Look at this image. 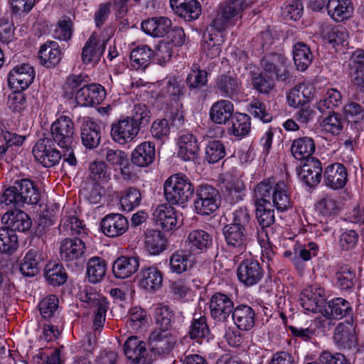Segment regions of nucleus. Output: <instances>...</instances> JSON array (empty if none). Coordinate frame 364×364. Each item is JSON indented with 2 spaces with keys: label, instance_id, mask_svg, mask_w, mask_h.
<instances>
[{
  "label": "nucleus",
  "instance_id": "60",
  "mask_svg": "<svg viewBox=\"0 0 364 364\" xmlns=\"http://www.w3.org/2000/svg\"><path fill=\"white\" fill-rule=\"evenodd\" d=\"M208 73L194 64L186 78V84L191 89L200 88L206 85Z\"/></svg>",
  "mask_w": 364,
  "mask_h": 364
},
{
  "label": "nucleus",
  "instance_id": "24",
  "mask_svg": "<svg viewBox=\"0 0 364 364\" xmlns=\"http://www.w3.org/2000/svg\"><path fill=\"white\" fill-rule=\"evenodd\" d=\"M299 176L308 186H317L322 176L321 163L315 158L307 159L301 167Z\"/></svg>",
  "mask_w": 364,
  "mask_h": 364
},
{
  "label": "nucleus",
  "instance_id": "40",
  "mask_svg": "<svg viewBox=\"0 0 364 364\" xmlns=\"http://www.w3.org/2000/svg\"><path fill=\"white\" fill-rule=\"evenodd\" d=\"M193 262L189 250L177 251L169 259L170 269L172 272L176 274H181L189 269L192 267Z\"/></svg>",
  "mask_w": 364,
  "mask_h": 364
},
{
  "label": "nucleus",
  "instance_id": "12",
  "mask_svg": "<svg viewBox=\"0 0 364 364\" xmlns=\"http://www.w3.org/2000/svg\"><path fill=\"white\" fill-rule=\"evenodd\" d=\"M139 131V126L128 117L112 124L111 136L115 142L125 144L133 141Z\"/></svg>",
  "mask_w": 364,
  "mask_h": 364
},
{
  "label": "nucleus",
  "instance_id": "56",
  "mask_svg": "<svg viewBox=\"0 0 364 364\" xmlns=\"http://www.w3.org/2000/svg\"><path fill=\"white\" fill-rule=\"evenodd\" d=\"M341 95L336 89L328 90L317 103L318 109L323 113L328 109H332L341 104Z\"/></svg>",
  "mask_w": 364,
  "mask_h": 364
},
{
  "label": "nucleus",
  "instance_id": "64",
  "mask_svg": "<svg viewBox=\"0 0 364 364\" xmlns=\"http://www.w3.org/2000/svg\"><path fill=\"white\" fill-rule=\"evenodd\" d=\"M99 155L112 165L121 166L127 161V154L119 149H113L108 146H102L99 150Z\"/></svg>",
  "mask_w": 364,
  "mask_h": 364
},
{
  "label": "nucleus",
  "instance_id": "29",
  "mask_svg": "<svg viewBox=\"0 0 364 364\" xmlns=\"http://www.w3.org/2000/svg\"><path fill=\"white\" fill-rule=\"evenodd\" d=\"M347 176L346 167L342 164L336 163L326 168L324 181L326 185L332 189H339L346 185Z\"/></svg>",
  "mask_w": 364,
  "mask_h": 364
},
{
  "label": "nucleus",
  "instance_id": "9",
  "mask_svg": "<svg viewBox=\"0 0 364 364\" xmlns=\"http://www.w3.org/2000/svg\"><path fill=\"white\" fill-rule=\"evenodd\" d=\"M209 306L212 318L218 322L228 321L235 309L232 298L220 292L211 296Z\"/></svg>",
  "mask_w": 364,
  "mask_h": 364
},
{
  "label": "nucleus",
  "instance_id": "57",
  "mask_svg": "<svg viewBox=\"0 0 364 364\" xmlns=\"http://www.w3.org/2000/svg\"><path fill=\"white\" fill-rule=\"evenodd\" d=\"M188 333L193 339L208 337L210 330L207 324V318L205 316L196 317L195 314L189 327Z\"/></svg>",
  "mask_w": 364,
  "mask_h": 364
},
{
  "label": "nucleus",
  "instance_id": "23",
  "mask_svg": "<svg viewBox=\"0 0 364 364\" xmlns=\"http://www.w3.org/2000/svg\"><path fill=\"white\" fill-rule=\"evenodd\" d=\"M333 339L336 344L343 349L355 348L358 343L355 328L350 323H338L334 331Z\"/></svg>",
  "mask_w": 364,
  "mask_h": 364
},
{
  "label": "nucleus",
  "instance_id": "10",
  "mask_svg": "<svg viewBox=\"0 0 364 364\" xmlns=\"http://www.w3.org/2000/svg\"><path fill=\"white\" fill-rule=\"evenodd\" d=\"M33 67L27 63L15 66L8 75V84L11 89L25 90L35 78Z\"/></svg>",
  "mask_w": 364,
  "mask_h": 364
},
{
  "label": "nucleus",
  "instance_id": "31",
  "mask_svg": "<svg viewBox=\"0 0 364 364\" xmlns=\"http://www.w3.org/2000/svg\"><path fill=\"white\" fill-rule=\"evenodd\" d=\"M232 319L241 331H249L255 323V312L249 306L240 304L235 307Z\"/></svg>",
  "mask_w": 364,
  "mask_h": 364
},
{
  "label": "nucleus",
  "instance_id": "38",
  "mask_svg": "<svg viewBox=\"0 0 364 364\" xmlns=\"http://www.w3.org/2000/svg\"><path fill=\"white\" fill-rule=\"evenodd\" d=\"M314 87L308 83H300L294 86L287 95L289 105L296 107L303 105L313 97Z\"/></svg>",
  "mask_w": 364,
  "mask_h": 364
},
{
  "label": "nucleus",
  "instance_id": "21",
  "mask_svg": "<svg viewBox=\"0 0 364 364\" xmlns=\"http://www.w3.org/2000/svg\"><path fill=\"white\" fill-rule=\"evenodd\" d=\"M156 223L164 231H170L176 228L178 216L176 211L170 204L158 205L153 212Z\"/></svg>",
  "mask_w": 364,
  "mask_h": 364
},
{
  "label": "nucleus",
  "instance_id": "13",
  "mask_svg": "<svg viewBox=\"0 0 364 364\" xmlns=\"http://www.w3.org/2000/svg\"><path fill=\"white\" fill-rule=\"evenodd\" d=\"M80 123V138L83 146L89 149L97 148L101 141L100 125L90 117H82Z\"/></svg>",
  "mask_w": 364,
  "mask_h": 364
},
{
  "label": "nucleus",
  "instance_id": "45",
  "mask_svg": "<svg viewBox=\"0 0 364 364\" xmlns=\"http://www.w3.org/2000/svg\"><path fill=\"white\" fill-rule=\"evenodd\" d=\"M326 313L330 317L340 319L352 315V308L348 301L343 298H335L328 302Z\"/></svg>",
  "mask_w": 364,
  "mask_h": 364
},
{
  "label": "nucleus",
  "instance_id": "3",
  "mask_svg": "<svg viewBox=\"0 0 364 364\" xmlns=\"http://www.w3.org/2000/svg\"><path fill=\"white\" fill-rule=\"evenodd\" d=\"M52 141L60 149L74 147L75 139V127L68 116H60L50 126Z\"/></svg>",
  "mask_w": 364,
  "mask_h": 364
},
{
  "label": "nucleus",
  "instance_id": "51",
  "mask_svg": "<svg viewBox=\"0 0 364 364\" xmlns=\"http://www.w3.org/2000/svg\"><path fill=\"white\" fill-rule=\"evenodd\" d=\"M154 318L159 327L157 330L169 331L173 326L174 314L168 306H159L155 309Z\"/></svg>",
  "mask_w": 364,
  "mask_h": 364
},
{
  "label": "nucleus",
  "instance_id": "30",
  "mask_svg": "<svg viewBox=\"0 0 364 364\" xmlns=\"http://www.w3.org/2000/svg\"><path fill=\"white\" fill-rule=\"evenodd\" d=\"M161 272L155 267H143L139 273V285L148 291L158 290L162 284Z\"/></svg>",
  "mask_w": 364,
  "mask_h": 364
},
{
  "label": "nucleus",
  "instance_id": "1",
  "mask_svg": "<svg viewBox=\"0 0 364 364\" xmlns=\"http://www.w3.org/2000/svg\"><path fill=\"white\" fill-rule=\"evenodd\" d=\"M40 198V192L33 182L30 179L23 178L4 191L1 194V204L11 205V208L21 206L25 203L36 205Z\"/></svg>",
  "mask_w": 364,
  "mask_h": 364
},
{
  "label": "nucleus",
  "instance_id": "61",
  "mask_svg": "<svg viewBox=\"0 0 364 364\" xmlns=\"http://www.w3.org/2000/svg\"><path fill=\"white\" fill-rule=\"evenodd\" d=\"M205 158L209 164H215L225 155V148L220 141H211L205 147Z\"/></svg>",
  "mask_w": 364,
  "mask_h": 364
},
{
  "label": "nucleus",
  "instance_id": "18",
  "mask_svg": "<svg viewBox=\"0 0 364 364\" xmlns=\"http://www.w3.org/2000/svg\"><path fill=\"white\" fill-rule=\"evenodd\" d=\"M129 228L127 219L119 213L105 215L100 222V228L107 237H115L122 235Z\"/></svg>",
  "mask_w": 364,
  "mask_h": 364
},
{
  "label": "nucleus",
  "instance_id": "20",
  "mask_svg": "<svg viewBox=\"0 0 364 364\" xmlns=\"http://www.w3.org/2000/svg\"><path fill=\"white\" fill-rule=\"evenodd\" d=\"M171 21L166 16H156L144 20L141 23L142 31L154 38H163L171 30Z\"/></svg>",
  "mask_w": 364,
  "mask_h": 364
},
{
  "label": "nucleus",
  "instance_id": "17",
  "mask_svg": "<svg viewBox=\"0 0 364 364\" xmlns=\"http://www.w3.org/2000/svg\"><path fill=\"white\" fill-rule=\"evenodd\" d=\"M107 40L102 39L97 33H92L82 50V60L85 64L97 63L105 50Z\"/></svg>",
  "mask_w": 364,
  "mask_h": 364
},
{
  "label": "nucleus",
  "instance_id": "63",
  "mask_svg": "<svg viewBox=\"0 0 364 364\" xmlns=\"http://www.w3.org/2000/svg\"><path fill=\"white\" fill-rule=\"evenodd\" d=\"M141 193L134 188H129L120 199L122 208L124 211H131L139 206L141 202Z\"/></svg>",
  "mask_w": 364,
  "mask_h": 364
},
{
  "label": "nucleus",
  "instance_id": "52",
  "mask_svg": "<svg viewBox=\"0 0 364 364\" xmlns=\"http://www.w3.org/2000/svg\"><path fill=\"white\" fill-rule=\"evenodd\" d=\"M275 184L270 180H264L257 184L254 189L255 205L271 203Z\"/></svg>",
  "mask_w": 364,
  "mask_h": 364
},
{
  "label": "nucleus",
  "instance_id": "62",
  "mask_svg": "<svg viewBox=\"0 0 364 364\" xmlns=\"http://www.w3.org/2000/svg\"><path fill=\"white\" fill-rule=\"evenodd\" d=\"M80 299L82 301L87 303L91 306H95L97 309L109 304L105 296L100 294L91 287H86L80 293Z\"/></svg>",
  "mask_w": 364,
  "mask_h": 364
},
{
  "label": "nucleus",
  "instance_id": "22",
  "mask_svg": "<svg viewBox=\"0 0 364 364\" xmlns=\"http://www.w3.org/2000/svg\"><path fill=\"white\" fill-rule=\"evenodd\" d=\"M43 257L36 247L31 248L26 253L19 265L21 274L28 277L36 275L42 267Z\"/></svg>",
  "mask_w": 364,
  "mask_h": 364
},
{
  "label": "nucleus",
  "instance_id": "35",
  "mask_svg": "<svg viewBox=\"0 0 364 364\" xmlns=\"http://www.w3.org/2000/svg\"><path fill=\"white\" fill-rule=\"evenodd\" d=\"M212 29H214V28L210 26L204 33V43L203 48L208 56L214 58L219 56L222 50V45L224 42V38L220 33L221 31L215 30L213 31Z\"/></svg>",
  "mask_w": 364,
  "mask_h": 364
},
{
  "label": "nucleus",
  "instance_id": "25",
  "mask_svg": "<svg viewBox=\"0 0 364 364\" xmlns=\"http://www.w3.org/2000/svg\"><path fill=\"white\" fill-rule=\"evenodd\" d=\"M323 291L310 286L303 289L300 294L301 306L306 311L316 312L323 305Z\"/></svg>",
  "mask_w": 364,
  "mask_h": 364
},
{
  "label": "nucleus",
  "instance_id": "39",
  "mask_svg": "<svg viewBox=\"0 0 364 364\" xmlns=\"http://www.w3.org/2000/svg\"><path fill=\"white\" fill-rule=\"evenodd\" d=\"M293 156L297 160L310 159L315 151V143L311 138L301 137L295 139L291 146Z\"/></svg>",
  "mask_w": 364,
  "mask_h": 364
},
{
  "label": "nucleus",
  "instance_id": "59",
  "mask_svg": "<svg viewBox=\"0 0 364 364\" xmlns=\"http://www.w3.org/2000/svg\"><path fill=\"white\" fill-rule=\"evenodd\" d=\"M271 203L256 205V218L262 228L274 223V213Z\"/></svg>",
  "mask_w": 364,
  "mask_h": 364
},
{
  "label": "nucleus",
  "instance_id": "53",
  "mask_svg": "<svg viewBox=\"0 0 364 364\" xmlns=\"http://www.w3.org/2000/svg\"><path fill=\"white\" fill-rule=\"evenodd\" d=\"M328 114L321 123L322 129L333 135H338L343 128L344 120L338 113L329 111Z\"/></svg>",
  "mask_w": 364,
  "mask_h": 364
},
{
  "label": "nucleus",
  "instance_id": "54",
  "mask_svg": "<svg viewBox=\"0 0 364 364\" xmlns=\"http://www.w3.org/2000/svg\"><path fill=\"white\" fill-rule=\"evenodd\" d=\"M336 284L342 290H350L355 285V273L348 265L342 266L336 274Z\"/></svg>",
  "mask_w": 364,
  "mask_h": 364
},
{
  "label": "nucleus",
  "instance_id": "50",
  "mask_svg": "<svg viewBox=\"0 0 364 364\" xmlns=\"http://www.w3.org/2000/svg\"><path fill=\"white\" fill-rule=\"evenodd\" d=\"M107 271L106 262L100 257H92L87 265V274L89 281L92 283L100 282L105 277Z\"/></svg>",
  "mask_w": 364,
  "mask_h": 364
},
{
  "label": "nucleus",
  "instance_id": "47",
  "mask_svg": "<svg viewBox=\"0 0 364 364\" xmlns=\"http://www.w3.org/2000/svg\"><path fill=\"white\" fill-rule=\"evenodd\" d=\"M271 200H272L273 205L281 212L285 211L291 207V202L284 182L281 181L274 185Z\"/></svg>",
  "mask_w": 364,
  "mask_h": 364
},
{
  "label": "nucleus",
  "instance_id": "27",
  "mask_svg": "<svg viewBox=\"0 0 364 364\" xmlns=\"http://www.w3.org/2000/svg\"><path fill=\"white\" fill-rule=\"evenodd\" d=\"M139 267V257L121 256L114 260L112 265V272L117 278L127 279L134 274Z\"/></svg>",
  "mask_w": 364,
  "mask_h": 364
},
{
  "label": "nucleus",
  "instance_id": "28",
  "mask_svg": "<svg viewBox=\"0 0 364 364\" xmlns=\"http://www.w3.org/2000/svg\"><path fill=\"white\" fill-rule=\"evenodd\" d=\"M170 4L175 14L186 21L198 18L201 13L200 6L196 0H170Z\"/></svg>",
  "mask_w": 364,
  "mask_h": 364
},
{
  "label": "nucleus",
  "instance_id": "37",
  "mask_svg": "<svg viewBox=\"0 0 364 364\" xmlns=\"http://www.w3.org/2000/svg\"><path fill=\"white\" fill-rule=\"evenodd\" d=\"M186 243L191 250L203 252L213 245V237L203 230H193L188 233Z\"/></svg>",
  "mask_w": 364,
  "mask_h": 364
},
{
  "label": "nucleus",
  "instance_id": "7",
  "mask_svg": "<svg viewBox=\"0 0 364 364\" xmlns=\"http://www.w3.org/2000/svg\"><path fill=\"white\" fill-rule=\"evenodd\" d=\"M35 159L43 166L50 168L58 164L62 159L61 152L58 150L53 141L48 138L39 139L33 148Z\"/></svg>",
  "mask_w": 364,
  "mask_h": 364
},
{
  "label": "nucleus",
  "instance_id": "16",
  "mask_svg": "<svg viewBox=\"0 0 364 364\" xmlns=\"http://www.w3.org/2000/svg\"><path fill=\"white\" fill-rule=\"evenodd\" d=\"M215 89L223 97L234 99L242 89V82L233 73L222 74L215 80Z\"/></svg>",
  "mask_w": 364,
  "mask_h": 364
},
{
  "label": "nucleus",
  "instance_id": "11",
  "mask_svg": "<svg viewBox=\"0 0 364 364\" xmlns=\"http://www.w3.org/2000/svg\"><path fill=\"white\" fill-rule=\"evenodd\" d=\"M237 275L239 281L245 287H252L262 280L264 270L257 260L245 259L237 267Z\"/></svg>",
  "mask_w": 364,
  "mask_h": 364
},
{
  "label": "nucleus",
  "instance_id": "26",
  "mask_svg": "<svg viewBox=\"0 0 364 364\" xmlns=\"http://www.w3.org/2000/svg\"><path fill=\"white\" fill-rule=\"evenodd\" d=\"M178 156L182 160L193 161L198 155L199 143L196 136L191 133H185L178 140Z\"/></svg>",
  "mask_w": 364,
  "mask_h": 364
},
{
  "label": "nucleus",
  "instance_id": "41",
  "mask_svg": "<svg viewBox=\"0 0 364 364\" xmlns=\"http://www.w3.org/2000/svg\"><path fill=\"white\" fill-rule=\"evenodd\" d=\"M231 122V127L228 128V134L242 139L250 133L251 123L247 114L236 113L232 117Z\"/></svg>",
  "mask_w": 364,
  "mask_h": 364
},
{
  "label": "nucleus",
  "instance_id": "33",
  "mask_svg": "<svg viewBox=\"0 0 364 364\" xmlns=\"http://www.w3.org/2000/svg\"><path fill=\"white\" fill-rule=\"evenodd\" d=\"M155 159V146L150 141H144L138 145L132 153V162L139 167H146Z\"/></svg>",
  "mask_w": 364,
  "mask_h": 364
},
{
  "label": "nucleus",
  "instance_id": "4",
  "mask_svg": "<svg viewBox=\"0 0 364 364\" xmlns=\"http://www.w3.org/2000/svg\"><path fill=\"white\" fill-rule=\"evenodd\" d=\"M241 0H227L220 6L216 17L212 21L211 28L223 31L230 26L235 25L242 17Z\"/></svg>",
  "mask_w": 364,
  "mask_h": 364
},
{
  "label": "nucleus",
  "instance_id": "58",
  "mask_svg": "<svg viewBox=\"0 0 364 364\" xmlns=\"http://www.w3.org/2000/svg\"><path fill=\"white\" fill-rule=\"evenodd\" d=\"M87 77L82 74L70 75L63 87V96L68 100L73 99L77 90L83 85H86Z\"/></svg>",
  "mask_w": 364,
  "mask_h": 364
},
{
  "label": "nucleus",
  "instance_id": "5",
  "mask_svg": "<svg viewBox=\"0 0 364 364\" xmlns=\"http://www.w3.org/2000/svg\"><path fill=\"white\" fill-rule=\"evenodd\" d=\"M219 191L213 186L202 184L196 191L194 206L197 213L210 215L215 212L220 205Z\"/></svg>",
  "mask_w": 364,
  "mask_h": 364
},
{
  "label": "nucleus",
  "instance_id": "49",
  "mask_svg": "<svg viewBox=\"0 0 364 364\" xmlns=\"http://www.w3.org/2000/svg\"><path fill=\"white\" fill-rule=\"evenodd\" d=\"M153 56L154 51L148 46H139L131 52L132 65L136 69L145 68L149 65Z\"/></svg>",
  "mask_w": 364,
  "mask_h": 364
},
{
  "label": "nucleus",
  "instance_id": "32",
  "mask_svg": "<svg viewBox=\"0 0 364 364\" xmlns=\"http://www.w3.org/2000/svg\"><path fill=\"white\" fill-rule=\"evenodd\" d=\"M326 9L328 15L337 22L349 18L354 9L350 0H328Z\"/></svg>",
  "mask_w": 364,
  "mask_h": 364
},
{
  "label": "nucleus",
  "instance_id": "14",
  "mask_svg": "<svg viewBox=\"0 0 364 364\" xmlns=\"http://www.w3.org/2000/svg\"><path fill=\"white\" fill-rule=\"evenodd\" d=\"M176 344V338L169 331L155 330L149 336L150 350L159 355L168 354Z\"/></svg>",
  "mask_w": 364,
  "mask_h": 364
},
{
  "label": "nucleus",
  "instance_id": "36",
  "mask_svg": "<svg viewBox=\"0 0 364 364\" xmlns=\"http://www.w3.org/2000/svg\"><path fill=\"white\" fill-rule=\"evenodd\" d=\"M38 56L43 65L47 68L55 66L61 59L58 43L55 41L46 42L41 46Z\"/></svg>",
  "mask_w": 364,
  "mask_h": 364
},
{
  "label": "nucleus",
  "instance_id": "19",
  "mask_svg": "<svg viewBox=\"0 0 364 364\" xmlns=\"http://www.w3.org/2000/svg\"><path fill=\"white\" fill-rule=\"evenodd\" d=\"M86 252L85 243L79 238H66L61 242L60 257L65 262H75L82 259Z\"/></svg>",
  "mask_w": 364,
  "mask_h": 364
},
{
  "label": "nucleus",
  "instance_id": "42",
  "mask_svg": "<svg viewBox=\"0 0 364 364\" xmlns=\"http://www.w3.org/2000/svg\"><path fill=\"white\" fill-rule=\"evenodd\" d=\"M293 59L296 69L304 71L311 65L313 55L306 43L298 42L294 46Z\"/></svg>",
  "mask_w": 364,
  "mask_h": 364
},
{
  "label": "nucleus",
  "instance_id": "15",
  "mask_svg": "<svg viewBox=\"0 0 364 364\" xmlns=\"http://www.w3.org/2000/svg\"><path fill=\"white\" fill-rule=\"evenodd\" d=\"M105 97V89L98 84L83 85L75 95L77 104L82 107L99 105Z\"/></svg>",
  "mask_w": 364,
  "mask_h": 364
},
{
  "label": "nucleus",
  "instance_id": "6",
  "mask_svg": "<svg viewBox=\"0 0 364 364\" xmlns=\"http://www.w3.org/2000/svg\"><path fill=\"white\" fill-rule=\"evenodd\" d=\"M261 66L270 77L274 75L278 80L289 81L291 77L288 60L281 54L270 53L264 56L261 60Z\"/></svg>",
  "mask_w": 364,
  "mask_h": 364
},
{
  "label": "nucleus",
  "instance_id": "34",
  "mask_svg": "<svg viewBox=\"0 0 364 364\" xmlns=\"http://www.w3.org/2000/svg\"><path fill=\"white\" fill-rule=\"evenodd\" d=\"M234 105L228 100L214 102L210 109V118L215 124H225L233 116Z\"/></svg>",
  "mask_w": 364,
  "mask_h": 364
},
{
  "label": "nucleus",
  "instance_id": "46",
  "mask_svg": "<svg viewBox=\"0 0 364 364\" xmlns=\"http://www.w3.org/2000/svg\"><path fill=\"white\" fill-rule=\"evenodd\" d=\"M44 276L48 282L53 286H60L68 279L67 272L60 264L49 263L44 268Z\"/></svg>",
  "mask_w": 364,
  "mask_h": 364
},
{
  "label": "nucleus",
  "instance_id": "44",
  "mask_svg": "<svg viewBox=\"0 0 364 364\" xmlns=\"http://www.w3.org/2000/svg\"><path fill=\"white\" fill-rule=\"evenodd\" d=\"M124 354L133 362L147 355L145 343L136 336H130L124 344Z\"/></svg>",
  "mask_w": 364,
  "mask_h": 364
},
{
  "label": "nucleus",
  "instance_id": "55",
  "mask_svg": "<svg viewBox=\"0 0 364 364\" xmlns=\"http://www.w3.org/2000/svg\"><path fill=\"white\" fill-rule=\"evenodd\" d=\"M322 33L330 43L335 45H343L348 38V34L343 26H325L322 28Z\"/></svg>",
  "mask_w": 364,
  "mask_h": 364
},
{
  "label": "nucleus",
  "instance_id": "8",
  "mask_svg": "<svg viewBox=\"0 0 364 364\" xmlns=\"http://www.w3.org/2000/svg\"><path fill=\"white\" fill-rule=\"evenodd\" d=\"M223 235L227 248L237 254L246 250L250 240L247 230L235 225H225L223 228Z\"/></svg>",
  "mask_w": 364,
  "mask_h": 364
},
{
  "label": "nucleus",
  "instance_id": "2",
  "mask_svg": "<svg viewBox=\"0 0 364 364\" xmlns=\"http://www.w3.org/2000/svg\"><path fill=\"white\" fill-rule=\"evenodd\" d=\"M164 195L172 204H183L192 196L194 188L189 178L184 174L171 176L164 183Z\"/></svg>",
  "mask_w": 364,
  "mask_h": 364
},
{
  "label": "nucleus",
  "instance_id": "48",
  "mask_svg": "<svg viewBox=\"0 0 364 364\" xmlns=\"http://www.w3.org/2000/svg\"><path fill=\"white\" fill-rule=\"evenodd\" d=\"M244 188L243 182L237 178L227 181L224 191L225 200L230 204L239 202L244 196Z\"/></svg>",
  "mask_w": 364,
  "mask_h": 364
},
{
  "label": "nucleus",
  "instance_id": "43",
  "mask_svg": "<svg viewBox=\"0 0 364 364\" xmlns=\"http://www.w3.org/2000/svg\"><path fill=\"white\" fill-rule=\"evenodd\" d=\"M145 246L150 254L157 255L166 250V239L159 230H148L145 235Z\"/></svg>",
  "mask_w": 364,
  "mask_h": 364
}]
</instances>
